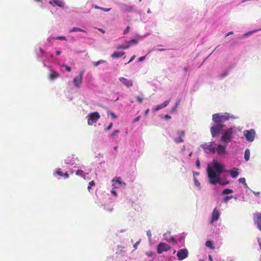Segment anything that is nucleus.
I'll list each match as a JSON object with an SVG mask.
<instances>
[{"mask_svg": "<svg viewBox=\"0 0 261 261\" xmlns=\"http://www.w3.org/2000/svg\"><path fill=\"white\" fill-rule=\"evenodd\" d=\"M213 166L215 171L210 166L207 168V175L210 179V182L213 185L219 183L222 185L227 184L229 182L223 184L220 181V174L223 171V166L216 161H213Z\"/></svg>", "mask_w": 261, "mask_h": 261, "instance_id": "obj_1", "label": "nucleus"}, {"mask_svg": "<svg viewBox=\"0 0 261 261\" xmlns=\"http://www.w3.org/2000/svg\"><path fill=\"white\" fill-rule=\"evenodd\" d=\"M113 126V123H111L105 129L106 131H108L112 128Z\"/></svg>", "mask_w": 261, "mask_h": 261, "instance_id": "obj_41", "label": "nucleus"}, {"mask_svg": "<svg viewBox=\"0 0 261 261\" xmlns=\"http://www.w3.org/2000/svg\"><path fill=\"white\" fill-rule=\"evenodd\" d=\"M139 243H140V241H138V242H137L134 244V248H135V249H136V248H137V246L138 245V244H139Z\"/></svg>", "mask_w": 261, "mask_h": 261, "instance_id": "obj_50", "label": "nucleus"}, {"mask_svg": "<svg viewBox=\"0 0 261 261\" xmlns=\"http://www.w3.org/2000/svg\"><path fill=\"white\" fill-rule=\"evenodd\" d=\"M117 148H118V146H115V147H114V149H115V150H116L117 149Z\"/></svg>", "mask_w": 261, "mask_h": 261, "instance_id": "obj_62", "label": "nucleus"}, {"mask_svg": "<svg viewBox=\"0 0 261 261\" xmlns=\"http://www.w3.org/2000/svg\"><path fill=\"white\" fill-rule=\"evenodd\" d=\"M233 32H228L225 36V37H227L228 36L230 35H231V34H233Z\"/></svg>", "mask_w": 261, "mask_h": 261, "instance_id": "obj_54", "label": "nucleus"}, {"mask_svg": "<svg viewBox=\"0 0 261 261\" xmlns=\"http://www.w3.org/2000/svg\"><path fill=\"white\" fill-rule=\"evenodd\" d=\"M145 58H146V56H142L138 59V61L142 62L145 60Z\"/></svg>", "mask_w": 261, "mask_h": 261, "instance_id": "obj_42", "label": "nucleus"}, {"mask_svg": "<svg viewBox=\"0 0 261 261\" xmlns=\"http://www.w3.org/2000/svg\"><path fill=\"white\" fill-rule=\"evenodd\" d=\"M49 3L53 6H58L60 8H64L65 4L62 0H50Z\"/></svg>", "mask_w": 261, "mask_h": 261, "instance_id": "obj_12", "label": "nucleus"}, {"mask_svg": "<svg viewBox=\"0 0 261 261\" xmlns=\"http://www.w3.org/2000/svg\"><path fill=\"white\" fill-rule=\"evenodd\" d=\"M59 76V73L57 72L56 71L53 70H50V73L49 75V78L50 80H54L56 78L58 77Z\"/></svg>", "mask_w": 261, "mask_h": 261, "instance_id": "obj_18", "label": "nucleus"}, {"mask_svg": "<svg viewBox=\"0 0 261 261\" xmlns=\"http://www.w3.org/2000/svg\"><path fill=\"white\" fill-rule=\"evenodd\" d=\"M255 217L257 219V224L258 229L261 231V214H256L255 215Z\"/></svg>", "mask_w": 261, "mask_h": 261, "instance_id": "obj_22", "label": "nucleus"}, {"mask_svg": "<svg viewBox=\"0 0 261 261\" xmlns=\"http://www.w3.org/2000/svg\"><path fill=\"white\" fill-rule=\"evenodd\" d=\"M150 13H151L150 10V9H148V10H147V13L149 14Z\"/></svg>", "mask_w": 261, "mask_h": 261, "instance_id": "obj_60", "label": "nucleus"}, {"mask_svg": "<svg viewBox=\"0 0 261 261\" xmlns=\"http://www.w3.org/2000/svg\"><path fill=\"white\" fill-rule=\"evenodd\" d=\"M233 197L232 196H226L223 198V201L225 203H227L228 201L231 199Z\"/></svg>", "mask_w": 261, "mask_h": 261, "instance_id": "obj_35", "label": "nucleus"}, {"mask_svg": "<svg viewBox=\"0 0 261 261\" xmlns=\"http://www.w3.org/2000/svg\"><path fill=\"white\" fill-rule=\"evenodd\" d=\"M196 166L198 169L200 168V161L198 160L196 161Z\"/></svg>", "mask_w": 261, "mask_h": 261, "instance_id": "obj_47", "label": "nucleus"}, {"mask_svg": "<svg viewBox=\"0 0 261 261\" xmlns=\"http://www.w3.org/2000/svg\"><path fill=\"white\" fill-rule=\"evenodd\" d=\"M165 118L168 119H170L171 118V117L169 115H166Z\"/></svg>", "mask_w": 261, "mask_h": 261, "instance_id": "obj_52", "label": "nucleus"}, {"mask_svg": "<svg viewBox=\"0 0 261 261\" xmlns=\"http://www.w3.org/2000/svg\"><path fill=\"white\" fill-rule=\"evenodd\" d=\"M129 48V45H127V44H126V45H118L117 47H116V48L117 49H127Z\"/></svg>", "mask_w": 261, "mask_h": 261, "instance_id": "obj_30", "label": "nucleus"}, {"mask_svg": "<svg viewBox=\"0 0 261 261\" xmlns=\"http://www.w3.org/2000/svg\"><path fill=\"white\" fill-rule=\"evenodd\" d=\"M149 109H147V110L145 111V115L146 116V115H148V113H149Z\"/></svg>", "mask_w": 261, "mask_h": 261, "instance_id": "obj_55", "label": "nucleus"}, {"mask_svg": "<svg viewBox=\"0 0 261 261\" xmlns=\"http://www.w3.org/2000/svg\"><path fill=\"white\" fill-rule=\"evenodd\" d=\"M194 183L196 186L200 187V183L199 182V181L196 178H194Z\"/></svg>", "mask_w": 261, "mask_h": 261, "instance_id": "obj_39", "label": "nucleus"}, {"mask_svg": "<svg viewBox=\"0 0 261 261\" xmlns=\"http://www.w3.org/2000/svg\"><path fill=\"white\" fill-rule=\"evenodd\" d=\"M205 246L207 247L210 248L211 249H214V247L213 246V243L211 241H207L205 243Z\"/></svg>", "mask_w": 261, "mask_h": 261, "instance_id": "obj_28", "label": "nucleus"}, {"mask_svg": "<svg viewBox=\"0 0 261 261\" xmlns=\"http://www.w3.org/2000/svg\"><path fill=\"white\" fill-rule=\"evenodd\" d=\"M75 174L78 176H81L84 178H85V174L84 171L82 170H78L76 171Z\"/></svg>", "mask_w": 261, "mask_h": 261, "instance_id": "obj_25", "label": "nucleus"}, {"mask_svg": "<svg viewBox=\"0 0 261 261\" xmlns=\"http://www.w3.org/2000/svg\"><path fill=\"white\" fill-rule=\"evenodd\" d=\"M238 170V169L233 168L232 170H229L228 172L230 173V175L232 178H236L239 174V172Z\"/></svg>", "mask_w": 261, "mask_h": 261, "instance_id": "obj_20", "label": "nucleus"}, {"mask_svg": "<svg viewBox=\"0 0 261 261\" xmlns=\"http://www.w3.org/2000/svg\"><path fill=\"white\" fill-rule=\"evenodd\" d=\"M188 251L187 249H182L179 250L177 253V256L179 260H182L188 257Z\"/></svg>", "mask_w": 261, "mask_h": 261, "instance_id": "obj_10", "label": "nucleus"}, {"mask_svg": "<svg viewBox=\"0 0 261 261\" xmlns=\"http://www.w3.org/2000/svg\"><path fill=\"white\" fill-rule=\"evenodd\" d=\"M170 249L169 245L164 243H160L157 248V252L159 254H161L164 251H167Z\"/></svg>", "mask_w": 261, "mask_h": 261, "instance_id": "obj_9", "label": "nucleus"}, {"mask_svg": "<svg viewBox=\"0 0 261 261\" xmlns=\"http://www.w3.org/2000/svg\"><path fill=\"white\" fill-rule=\"evenodd\" d=\"M165 49H159V50L160 51H164L165 50Z\"/></svg>", "mask_w": 261, "mask_h": 261, "instance_id": "obj_61", "label": "nucleus"}, {"mask_svg": "<svg viewBox=\"0 0 261 261\" xmlns=\"http://www.w3.org/2000/svg\"><path fill=\"white\" fill-rule=\"evenodd\" d=\"M217 11L219 14L222 15L223 14L226 15L228 10L226 6H222L218 8Z\"/></svg>", "mask_w": 261, "mask_h": 261, "instance_id": "obj_16", "label": "nucleus"}, {"mask_svg": "<svg viewBox=\"0 0 261 261\" xmlns=\"http://www.w3.org/2000/svg\"><path fill=\"white\" fill-rule=\"evenodd\" d=\"M233 127H230L226 129L223 134L220 141L222 142L228 143L232 139Z\"/></svg>", "mask_w": 261, "mask_h": 261, "instance_id": "obj_4", "label": "nucleus"}, {"mask_svg": "<svg viewBox=\"0 0 261 261\" xmlns=\"http://www.w3.org/2000/svg\"><path fill=\"white\" fill-rule=\"evenodd\" d=\"M212 117L213 120L215 123L218 124H222V123H223L230 119H235L237 118V117L228 113L214 114L213 115Z\"/></svg>", "mask_w": 261, "mask_h": 261, "instance_id": "obj_3", "label": "nucleus"}, {"mask_svg": "<svg viewBox=\"0 0 261 261\" xmlns=\"http://www.w3.org/2000/svg\"><path fill=\"white\" fill-rule=\"evenodd\" d=\"M220 217V213L217 208H215L213 210L212 215V219L210 221V224H213L215 221H217Z\"/></svg>", "mask_w": 261, "mask_h": 261, "instance_id": "obj_11", "label": "nucleus"}, {"mask_svg": "<svg viewBox=\"0 0 261 261\" xmlns=\"http://www.w3.org/2000/svg\"><path fill=\"white\" fill-rule=\"evenodd\" d=\"M140 116H138L136 118H135L134 120V122H136L139 121L140 120Z\"/></svg>", "mask_w": 261, "mask_h": 261, "instance_id": "obj_49", "label": "nucleus"}, {"mask_svg": "<svg viewBox=\"0 0 261 261\" xmlns=\"http://www.w3.org/2000/svg\"><path fill=\"white\" fill-rule=\"evenodd\" d=\"M115 181H116V182H117L120 185H125V183L121 182V179L119 177L116 178Z\"/></svg>", "mask_w": 261, "mask_h": 261, "instance_id": "obj_34", "label": "nucleus"}, {"mask_svg": "<svg viewBox=\"0 0 261 261\" xmlns=\"http://www.w3.org/2000/svg\"><path fill=\"white\" fill-rule=\"evenodd\" d=\"M129 31V27L128 26L126 29H125V30H124V32H123V34H127Z\"/></svg>", "mask_w": 261, "mask_h": 261, "instance_id": "obj_46", "label": "nucleus"}, {"mask_svg": "<svg viewBox=\"0 0 261 261\" xmlns=\"http://www.w3.org/2000/svg\"><path fill=\"white\" fill-rule=\"evenodd\" d=\"M177 108V107H176V106H175L174 107H173L172 109V112L176 111Z\"/></svg>", "mask_w": 261, "mask_h": 261, "instance_id": "obj_53", "label": "nucleus"}, {"mask_svg": "<svg viewBox=\"0 0 261 261\" xmlns=\"http://www.w3.org/2000/svg\"><path fill=\"white\" fill-rule=\"evenodd\" d=\"M84 73V71H81L79 75L74 78L73 79V84L74 86L77 88H80L81 86V84L82 83V81L83 79V75Z\"/></svg>", "mask_w": 261, "mask_h": 261, "instance_id": "obj_8", "label": "nucleus"}, {"mask_svg": "<svg viewBox=\"0 0 261 261\" xmlns=\"http://www.w3.org/2000/svg\"><path fill=\"white\" fill-rule=\"evenodd\" d=\"M117 4L120 10L125 13H135L137 15H144L142 11L139 9L137 6L130 4H123L117 2Z\"/></svg>", "mask_w": 261, "mask_h": 261, "instance_id": "obj_2", "label": "nucleus"}, {"mask_svg": "<svg viewBox=\"0 0 261 261\" xmlns=\"http://www.w3.org/2000/svg\"><path fill=\"white\" fill-rule=\"evenodd\" d=\"M239 181L240 183L245 184H246V179L244 177H241L239 178Z\"/></svg>", "mask_w": 261, "mask_h": 261, "instance_id": "obj_38", "label": "nucleus"}, {"mask_svg": "<svg viewBox=\"0 0 261 261\" xmlns=\"http://www.w3.org/2000/svg\"><path fill=\"white\" fill-rule=\"evenodd\" d=\"M61 51H60V50H58V51H56V55H58V56L60 55L61 54Z\"/></svg>", "mask_w": 261, "mask_h": 261, "instance_id": "obj_57", "label": "nucleus"}, {"mask_svg": "<svg viewBox=\"0 0 261 261\" xmlns=\"http://www.w3.org/2000/svg\"><path fill=\"white\" fill-rule=\"evenodd\" d=\"M209 258H210V259L212 260V256L211 255H209Z\"/></svg>", "mask_w": 261, "mask_h": 261, "instance_id": "obj_64", "label": "nucleus"}, {"mask_svg": "<svg viewBox=\"0 0 261 261\" xmlns=\"http://www.w3.org/2000/svg\"><path fill=\"white\" fill-rule=\"evenodd\" d=\"M244 135L248 141L252 142L254 139L255 132L253 129L250 130H246L244 132Z\"/></svg>", "mask_w": 261, "mask_h": 261, "instance_id": "obj_7", "label": "nucleus"}, {"mask_svg": "<svg viewBox=\"0 0 261 261\" xmlns=\"http://www.w3.org/2000/svg\"><path fill=\"white\" fill-rule=\"evenodd\" d=\"M98 30L99 31H100L102 33L104 34L105 33V31L103 30H102V29H98Z\"/></svg>", "mask_w": 261, "mask_h": 261, "instance_id": "obj_58", "label": "nucleus"}, {"mask_svg": "<svg viewBox=\"0 0 261 261\" xmlns=\"http://www.w3.org/2000/svg\"><path fill=\"white\" fill-rule=\"evenodd\" d=\"M95 185V182L94 180H92L89 183V185L88 186V190L89 192H90V191L91 190V187L92 186H94Z\"/></svg>", "mask_w": 261, "mask_h": 261, "instance_id": "obj_31", "label": "nucleus"}, {"mask_svg": "<svg viewBox=\"0 0 261 261\" xmlns=\"http://www.w3.org/2000/svg\"><path fill=\"white\" fill-rule=\"evenodd\" d=\"M226 146L219 144L216 149L217 152L219 154H223L225 152Z\"/></svg>", "mask_w": 261, "mask_h": 261, "instance_id": "obj_15", "label": "nucleus"}, {"mask_svg": "<svg viewBox=\"0 0 261 261\" xmlns=\"http://www.w3.org/2000/svg\"><path fill=\"white\" fill-rule=\"evenodd\" d=\"M135 57H136V56H135V55H134L133 56H132V57H131V58L130 59L129 61L128 62V63H130V62H132V61L135 59Z\"/></svg>", "mask_w": 261, "mask_h": 261, "instance_id": "obj_48", "label": "nucleus"}, {"mask_svg": "<svg viewBox=\"0 0 261 261\" xmlns=\"http://www.w3.org/2000/svg\"><path fill=\"white\" fill-rule=\"evenodd\" d=\"M86 32V31L82 29L78 28L76 27L73 28L70 31V32Z\"/></svg>", "mask_w": 261, "mask_h": 261, "instance_id": "obj_26", "label": "nucleus"}, {"mask_svg": "<svg viewBox=\"0 0 261 261\" xmlns=\"http://www.w3.org/2000/svg\"><path fill=\"white\" fill-rule=\"evenodd\" d=\"M177 135L179 136L178 138L174 139V141L176 143H180L184 141V138L185 135V132L184 130L178 131L177 132Z\"/></svg>", "mask_w": 261, "mask_h": 261, "instance_id": "obj_13", "label": "nucleus"}, {"mask_svg": "<svg viewBox=\"0 0 261 261\" xmlns=\"http://www.w3.org/2000/svg\"><path fill=\"white\" fill-rule=\"evenodd\" d=\"M95 8L96 9H100V10H102V11H103L105 12H109L111 9V8H101V7H98L97 6H95Z\"/></svg>", "mask_w": 261, "mask_h": 261, "instance_id": "obj_33", "label": "nucleus"}, {"mask_svg": "<svg viewBox=\"0 0 261 261\" xmlns=\"http://www.w3.org/2000/svg\"><path fill=\"white\" fill-rule=\"evenodd\" d=\"M147 235H148L149 237H151V232H150V231H147Z\"/></svg>", "mask_w": 261, "mask_h": 261, "instance_id": "obj_59", "label": "nucleus"}, {"mask_svg": "<svg viewBox=\"0 0 261 261\" xmlns=\"http://www.w3.org/2000/svg\"><path fill=\"white\" fill-rule=\"evenodd\" d=\"M227 74L228 72L227 71H225L223 73H221L220 76L221 77H224L227 75Z\"/></svg>", "mask_w": 261, "mask_h": 261, "instance_id": "obj_44", "label": "nucleus"}, {"mask_svg": "<svg viewBox=\"0 0 261 261\" xmlns=\"http://www.w3.org/2000/svg\"><path fill=\"white\" fill-rule=\"evenodd\" d=\"M55 39H59L61 40H66V39L64 36H59L55 38Z\"/></svg>", "mask_w": 261, "mask_h": 261, "instance_id": "obj_40", "label": "nucleus"}, {"mask_svg": "<svg viewBox=\"0 0 261 261\" xmlns=\"http://www.w3.org/2000/svg\"><path fill=\"white\" fill-rule=\"evenodd\" d=\"M56 174L60 176L64 177L65 178H68L69 177V175L67 172L63 173L60 168L57 169L56 170Z\"/></svg>", "mask_w": 261, "mask_h": 261, "instance_id": "obj_19", "label": "nucleus"}, {"mask_svg": "<svg viewBox=\"0 0 261 261\" xmlns=\"http://www.w3.org/2000/svg\"><path fill=\"white\" fill-rule=\"evenodd\" d=\"M119 130L118 129L115 130L111 135V136L113 137L119 133Z\"/></svg>", "mask_w": 261, "mask_h": 261, "instance_id": "obj_36", "label": "nucleus"}, {"mask_svg": "<svg viewBox=\"0 0 261 261\" xmlns=\"http://www.w3.org/2000/svg\"><path fill=\"white\" fill-rule=\"evenodd\" d=\"M111 115L113 117V118H116V116L115 115V114L113 112H111Z\"/></svg>", "mask_w": 261, "mask_h": 261, "instance_id": "obj_56", "label": "nucleus"}, {"mask_svg": "<svg viewBox=\"0 0 261 261\" xmlns=\"http://www.w3.org/2000/svg\"><path fill=\"white\" fill-rule=\"evenodd\" d=\"M164 108L162 104H161V105H158L156 107H155V108H154L153 109V110L154 111H158Z\"/></svg>", "mask_w": 261, "mask_h": 261, "instance_id": "obj_32", "label": "nucleus"}, {"mask_svg": "<svg viewBox=\"0 0 261 261\" xmlns=\"http://www.w3.org/2000/svg\"><path fill=\"white\" fill-rule=\"evenodd\" d=\"M170 102V100H165L162 104L164 108L167 107Z\"/></svg>", "mask_w": 261, "mask_h": 261, "instance_id": "obj_37", "label": "nucleus"}, {"mask_svg": "<svg viewBox=\"0 0 261 261\" xmlns=\"http://www.w3.org/2000/svg\"><path fill=\"white\" fill-rule=\"evenodd\" d=\"M40 52H41V53H43V50H42V48H40Z\"/></svg>", "mask_w": 261, "mask_h": 261, "instance_id": "obj_63", "label": "nucleus"}, {"mask_svg": "<svg viewBox=\"0 0 261 261\" xmlns=\"http://www.w3.org/2000/svg\"><path fill=\"white\" fill-rule=\"evenodd\" d=\"M106 62V61L105 60H100L97 62H93L92 63L93 65L96 67L97 66H98L99 64H102V63H104Z\"/></svg>", "mask_w": 261, "mask_h": 261, "instance_id": "obj_27", "label": "nucleus"}, {"mask_svg": "<svg viewBox=\"0 0 261 261\" xmlns=\"http://www.w3.org/2000/svg\"><path fill=\"white\" fill-rule=\"evenodd\" d=\"M244 158L246 161H249L250 158V150L249 149H246L245 151Z\"/></svg>", "mask_w": 261, "mask_h": 261, "instance_id": "obj_23", "label": "nucleus"}, {"mask_svg": "<svg viewBox=\"0 0 261 261\" xmlns=\"http://www.w3.org/2000/svg\"><path fill=\"white\" fill-rule=\"evenodd\" d=\"M205 149H207L209 152L212 153H215L216 152L215 147L213 146V143H210V144L206 145V147H205Z\"/></svg>", "mask_w": 261, "mask_h": 261, "instance_id": "obj_21", "label": "nucleus"}, {"mask_svg": "<svg viewBox=\"0 0 261 261\" xmlns=\"http://www.w3.org/2000/svg\"><path fill=\"white\" fill-rule=\"evenodd\" d=\"M120 81L124 85H125L127 87H130L133 86V82L132 81L128 80V79L125 77H120L119 79Z\"/></svg>", "mask_w": 261, "mask_h": 261, "instance_id": "obj_14", "label": "nucleus"}, {"mask_svg": "<svg viewBox=\"0 0 261 261\" xmlns=\"http://www.w3.org/2000/svg\"><path fill=\"white\" fill-rule=\"evenodd\" d=\"M233 192L232 190L230 189H225L222 192V194H228Z\"/></svg>", "mask_w": 261, "mask_h": 261, "instance_id": "obj_29", "label": "nucleus"}, {"mask_svg": "<svg viewBox=\"0 0 261 261\" xmlns=\"http://www.w3.org/2000/svg\"><path fill=\"white\" fill-rule=\"evenodd\" d=\"M64 66L67 71H68V72H70L71 71V68L69 66H68L66 65H64Z\"/></svg>", "mask_w": 261, "mask_h": 261, "instance_id": "obj_45", "label": "nucleus"}, {"mask_svg": "<svg viewBox=\"0 0 261 261\" xmlns=\"http://www.w3.org/2000/svg\"><path fill=\"white\" fill-rule=\"evenodd\" d=\"M224 126V124L220 123H217L216 124L213 125L211 128V132L212 137H216L218 136Z\"/></svg>", "mask_w": 261, "mask_h": 261, "instance_id": "obj_5", "label": "nucleus"}, {"mask_svg": "<svg viewBox=\"0 0 261 261\" xmlns=\"http://www.w3.org/2000/svg\"><path fill=\"white\" fill-rule=\"evenodd\" d=\"M100 116L99 114L97 112H93L89 115V118L88 119V124L89 125H92L96 123L97 120L100 118Z\"/></svg>", "mask_w": 261, "mask_h": 261, "instance_id": "obj_6", "label": "nucleus"}, {"mask_svg": "<svg viewBox=\"0 0 261 261\" xmlns=\"http://www.w3.org/2000/svg\"><path fill=\"white\" fill-rule=\"evenodd\" d=\"M137 99L139 103H141L143 101V98L140 96H137Z\"/></svg>", "mask_w": 261, "mask_h": 261, "instance_id": "obj_43", "label": "nucleus"}, {"mask_svg": "<svg viewBox=\"0 0 261 261\" xmlns=\"http://www.w3.org/2000/svg\"><path fill=\"white\" fill-rule=\"evenodd\" d=\"M180 99H178V100L176 101V103H175V106H176V107H178V106H179V103H180Z\"/></svg>", "mask_w": 261, "mask_h": 261, "instance_id": "obj_51", "label": "nucleus"}, {"mask_svg": "<svg viewBox=\"0 0 261 261\" xmlns=\"http://www.w3.org/2000/svg\"><path fill=\"white\" fill-rule=\"evenodd\" d=\"M138 41L137 39H134L130 40V41H127L126 42V44H127V45H129V47L132 44H138Z\"/></svg>", "mask_w": 261, "mask_h": 261, "instance_id": "obj_24", "label": "nucleus"}, {"mask_svg": "<svg viewBox=\"0 0 261 261\" xmlns=\"http://www.w3.org/2000/svg\"><path fill=\"white\" fill-rule=\"evenodd\" d=\"M125 54V53L123 51H115L113 54H112L111 56V57L114 59V58H118L120 57H121L122 56H123Z\"/></svg>", "mask_w": 261, "mask_h": 261, "instance_id": "obj_17", "label": "nucleus"}]
</instances>
